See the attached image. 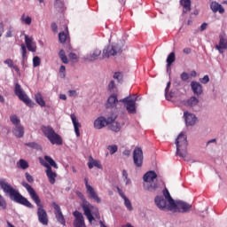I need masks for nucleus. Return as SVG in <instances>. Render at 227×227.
<instances>
[{"instance_id":"obj_59","label":"nucleus","mask_w":227,"mask_h":227,"mask_svg":"<svg viewBox=\"0 0 227 227\" xmlns=\"http://www.w3.org/2000/svg\"><path fill=\"white\" fill-rule=\"evenodd\" d=\"M207 27H208V24H207V23H202L201 25H200V31H205V29H207Z\"/></svg>"},{"instance_id":"obj_55","label":"nucleus","mask_w":227,"mask_h":227,"mask_svg":"<svg viewBox=\"0 0 227 227\" xmlns=\"http://www.w3.org/2000/svg\"><path fill=\"white\" fill-rule=\"evenodd\" d=\"M66 70H67V67L65 66H60L59 72H60V74H63L62 78H65Z\"/></svg>"},{"instance_id":"obj_28","label":"nucleus","mask_w":227,"mask_h":227,"mask_svg":"<svg viewBox=\"0 0 227 227\" xmlns=\"http://www.w3.org/2000/svg\"><path fill=\"white\" fill-rule=\"evenodd\" d=\"M163 196H164L165 200H167V201L168 203V208H169V207H171V205H173L175 203V200L173 199V197H171V194L169 193V190H168V188H164Z\"/></svg>"},{"instance_id":"obj_24","label":"nucleus","mask_w":227,"mask_h":227,"mask_svg":"<svg viewBox=\"0 0 227 227\" xmlns=\"http://www.w3.org/2000/svg\"><path fill=\"white\" fill-rule=\"evenodd\" d=\"M12 134L15 136V137L20 139V137H24V127H22V124L14 126L12 129Z\"/></svg>"},{"instance_id":"obj_44","label":"nucleus","mask_w":227,"mask_h":227,"mask_svg":"<svg viewBox=\"0 0 227 227\" xmlns=\"http://www.w3.org/2000/svg\"><path fill=\"white\" fill-rule=\"evenodd\" d=\"M107 150L110 152L111 155H114L118 152V145H108Z\"/></svg>"},{"instance_id":"obj_53","label":"nucleus","mask_w":227,"mask_h":227,"mask_svg":"<svg viewBox=\"0 0 227 227\" xmlns=\"http://www.w3.org/2000/svg\"><path fill=\"white\" fill-rule=\"evenodd\" d=\"M117 191H118L119 196H121V198H122V200L127 198V196H125V193H123V191H121V189H120V187H117Z\"/></svg>"},{"instance_id":"obj_52","label":"nucleus","mask_w":227,"mask_h":227,"mask_svg":"<svg viewBox=\"0 0 227 227\" xmlns=\"http://www.w3.org/2000/svg\"><path fill=\"white\" fill-rule=\"evenodd\" d=\"M116 84L114 83V80H112L108 84V90L109 91H113L114 90Z\"/></svg>"},{"instance_id":"obj_17","label":"nucleus","mask_w":227,"mask_h":227,"mask_svg":"<svg viewBox=\"0 0 227 227\" xmlns=\"http://www.w3.org/2000/svg\"><path fill=\"white\" fill-rule=\"evenodd\" d=\"M184 119L185 121L186 127H194L196 125V121H198V117L195 114L185 111L184 113Z\"/></svg>"},{"instance_id":"obj_7","label":"nucleus","mask_w":227,"mask_h":227,"mask_svg":"<svg viewBox=\"0 0 227 227\" xmlns=\"http://www.w3.org/2000/svg\"><path fill=\"white\" fill-rule=\"evenodd\" d=\"M42 131L44 134L45 137L49 139L51 145H63V140L61 137L54 131V129L51 126H43Z\"/></svg>"},{"instance_id":"obj_3","label":"nucleus","mask_w":227,"mask_h":227,"mask_svg":"<svg viewBox=\"0 0 227 227\" xmlns=\"http://www.w3.org/2000/svg\"><path fill=\"white\" fill-rule=\"evenodd\" d=\"M187 135L185 133H180L176 139V153L184 160H189V153H187Z\"/></svg>"},{"instance_id":"obj_21","label":"nucleus","mask_w":227,"mask_h":227,"mask_svg":"<svg viewBox=\"0 0 227 227\" xmlns=\"http://www.w3.org/2000/svg\"><path fill=\"white\" fill-rule=\"evenodd\" d=\"M118 105V97L115 94H112L106 104V109H114Z\"/></svg>"},{"instance_id":"obj_16","label":"nucleus","mask_w":227,"mask_h":227,"mask_svg":"<svg viewBox=\"0 0 227 227\" xmlns=\"http://www.w3.org/2000/svg\"><path fill=\"white\" fill-rule=\"evenodd\" d=\"M220 54H223L227 51V35L225 33L219 35V43L215 45Z\"/></svg>"},{"instance_id":"obj_36","label":"nucleus","mask_w":227,"mask_h":227,"mask_svg":"<svg viewBox=\"0 0 227 227\" xmlns=\"http://www.w3.org/2000/svg\"><path fill=\"white\" fill-rule=\"evenodd\" d=\"M18 168H20L21 169H27L29 168V163L24 159H20L18 162Z\"/></svg>"},{"instance_id":"obj_12","label":"nucleus","mask_w":227,"mask_h":227,"mask_svg":"<svg viewBox=\"0 0 227 227\" xmlns=\"http://www.w3.org/2000/svg\"><path fill=\"white\" fill-rule=\"evenodd\" d=\"M114 121L113 118L106 119L104 116L98 117L94 121V129H97L98 130H100V129H104L106 125H109V123H112Z\"/></svg>"},{"instance_id":"obj_10","label":"nucleus","mask_w":227,"mask_h":227,"mask_svg":"<svg viewBox=\"0 0 227 227\" xmlns=\"http://www.w3.org/2000/svg\"><path fill=\"white\" fill-rule=\"evenodd\" d=\"M121 54V46L118 43L106 46L103 50V58H111V56H118Z\"/></svg>"},{"instance_id":"obj_23","label":"nucleus","mask_w":227,"mask_h":227,"mask_svg":"<svg viewBox=\"0 0 227 227\" xmlns=\"http://www.w3.org/2000/svg\"><path fill=\"white\" fill-rule=\"evenodd\" d=\"M70 118H71L72 123L74 125L75 136H76V137H79V136H81V132L79 131V129H81V124L79 121H77V117L75 116V114H72L70 115Z\"/></svg>"},{"instance_id":"obj_51","label":"nucleus","mask_w":227,"mask_h":227,"mask_svg":"<svg viewBox=\"0 0 227 227\" xmlns=\"http://www.w3.org/2000/svg\"><path fill=\"white\" fill-rule=\"evenodd\" d=\"M175 97V93L173 91H170L168 94V92H165V98L166 100H171Z\"/></svg>"},{"instance_id":"obj_8","label":"nucleus","mask_w":227,"mask_h":227,"mask_svg":"<svg viewBox=\"0 0 227 227\" xmlns=\"http://www.w3.org/2000/svg\"><path fill=\"white\" fill-rule=\"evenodd\" d=\"M14 94L28 107H35V102H33V100H31V98H29V97L27 96V94H26L24 89H22V86H20V84L15 83Z\"/></svg>"},{"instance_id":"obj_18","label":"nucleus","mask_w":227,"mask_h":227,"mask_svg":"<svg viewBox=\"0 0 227 227\" xmlns=\"http://www.w3.org/2000/svg\"><path fill=\"white\" fill-rule=\"evenodd\" d=\"M100 54H102V51L95 49L91 51L90 53H88L86 56H84L83 59L88 63H93V61H97V59H98Z\"/></svg>"},{"instance_id":"obj_1","label":"nucleus","mask_w":227,"mask_h":227,"mask_svg":"<svg viewBox=\"0 0 227 227\" xmlns=\"http://www.w3.org/2000/svg\"><path fill=\"white\" fill-rule=\"evenodd\" d=\"M21 185L27 190L31 200L34 201V203H35L37 207V217L39 223L43 224V226H47V224H49V215H47V211L43 209V204H42V200H40L38 193H36L35 188L26 181H23Z\"/></svg>"},{"instance_id":"obj_6","label":"nucleus","mask_w":227,"mask_h":227,"mask_svg":"<svg viewBox=\"0 0 227 227\" xmlns=\"http://www.w3.org/2000/svg\"><path fill=\"white\" fill-rule=\"evenodd\" d=\"M170 212H178L179 214H189L192 210V205L184 200H174V204L168 207Z\"/></svg>"},{"instance_id":"obj_14","label":"nucleus","mask_w":227,"mask_h":227,"mask_svg":"<svg viewBox=\"0 0 227 227\" xmlns=\"http://www.w3.org/2000/svg\"><path fill=\"white\" fill-rule=\"evenodd\" d=\"M52 207L55 210L54 214L58 223L62 224V226H67V221L65 220V215H63V212H61V207L59 205H58L56 202H53Z\"/></svg>"},{"instance_id":"obj_32","label":"nucleus","mask_w":227,"mask_h":227,"mask_svg":"<svg viewBox=\"0 0 227 227\" xmlns=\"http://www.w3.org/2000/svg\"><path fill=\"white\" fill-rule=\"evenodd\" d=\"M35 100L38 106L41 107H45V100H43V96H42V93L38 92L35 95Z\"/></svg>"},{"instance_id":"obj_40","label":"nucleus","mask_w":227,"mask_h":227,"mask_svg":"<svg viewBox=\"0 0 227 227\" xmlns=\"http://www.w3.org/2000/svg\"><path fill=\"white\" fill-rule=\"evenodd\" d=\"M20 20L21 22H24L27 26H30L31 22L33 21V19H31L30 16L26 17V14H22Z\"/></svg>"},{"instance_id":"obj_60","label":"nucleus","mask_w":227,"mask_h":227,"mask_svg":"<svg viewBox=\"0 0 227 227\" xmlns=\"http://www.w3.org/2000/svg\"><path fill=\"white\" fill-rule=\"evenodd\" d=\"M12 69L13 70H15V72L19 74V75H20V69L19 68V66H13L12 67Z\"/></svg>"},{"instance_id":"obj_39","label":"nucleus","mask_w":227,"mask_h":227,"mask_svg":"<svg viewBox=\"0 0 227 227\" xmlns=\"http://www.w3.org/2000/svg\"><path fill=\"white\" fill-rule=\"evenodd\" d=\"M10 120L12 125H14V127H16L17 125H20V119H19V117L16 114L11 115Z\"/></svg>"},{"instance_id":"obj_54","label":"nucleus","mask_w":227,"mask_h":227,"mask_svg":"<svg viewBox=\"0 0 227 227\" xmlns=\"http://www.w3.org/2000/svg\"><path fill=\"white\" fill-rule=\"evenodd\" d=\"M51 31L58 33V25L55 22L51 23Z\"/></svg>"},{"instance_id":"obj_31","label":"nucleus","mask_w":227,"mask_h":227,"mask_svg":"<svg viewBox=\"0 0 227 227\" xmlns=\"http://www.w3.org/2000/svg\"><path fill=\"white\" fill-rule=\"evenodd\" d=\"M180 4L183 6L184 13H187V12H191V0H180Z\"/></svg>"},{"instance_id":"obj_37","label":"nucleus","mask_w":227,"mask_h":227,"mask_svg":"<svg viewBox=\"0 0 227 227\" xmlns=\"http://www.w3.org/2000/svg\"><path fill=\"white\" fill-rule=\"evenodd\" d=\"M123 200H124V207H126L129 212H132L134 210V207H132V202H130V200H129V198L127 197H125Z\"/></svg>"},{"instance_id":"obj_62","label":"nucleus","mask_w":227,"mask_h":227,"mask_svg":"<svg viewBox=\"0 0 227 227\" xmlns=\"http://www.w3.org/2000/svg\"><path fill=\"white\" fill-rule=\"evenodd\" d=\"M124 182L126 185H129V184H132V181L129 177L124 178Z\"/></svg>"},{"instance_id":"obj_22","label":"nucleus","mask_w":227,"mask_h":227,"mask_svg":"<svg viewBox=\"0 0 227 227\" xmlns=\"http://www.w3.org/2000/svg\"><path fill=\"white\" fill-rule=\"evenodd\" d=\"M191 88L194 95H197V97H200V95L203 93V86L198 82H192Z\"/></svg>"},{"instance_id":"obj_49","label":"nucleus","mask_w":227,"mask_h":227,"mask_svg":"<svg viewBox=\"0 0 227 227\" xmlns=\"http://www.w3.org/2000/svg\"><path fill=\"white\" fill-rule=\"evenodd\" d=\"M12 33H13V27L10 26L5 34L6 38H12V36H13Z\"/></svg>"},{"instance_id":"obj_26","label":"nucleus","mask_w":227,"mask_h":227,"mask_svg":"<svg viewBox=\"0 0 227 227\" xmlns=\"http://www.w3.org/2000/svg\"><path fill=\"white\" fill-rule=\"evenodd\" d=\"M88 168L89 169H93V168H98V169H102V164H100L99 160H97L93 159V157H89V162H88Z\"/></svg>"},{"instance_id":"obj_38","label":"nucleus","mask_w":227,"mask_h":227,"mask_svg":"<svg viewBox=\"0 0 227 227\" xmlns=\"http://www.w3.org/2000/svg\"><path fill=\"white\" fill-rule=\"evenodd\" d=\"M175 52H171L169 53V55L167 58V65L168 67H171V65H173V63H175Z\"/></svg>"},{"instance_id":"obj_35","label":"nucleus","mask_w":227,"mask_h":227,"mask_svg":"<svg viewBox=\"0 0 227 227\" xmlns=\"http://www.w3.org/2000/svg\"><path fill=\"white\" fill-rule=\"evenodd\" d=\"M25 146H28V148H32L33 150H42V145L36 142L26 143Z\"/></svg>"},{"instance_id":"obj_4","label":"nucleus","mask_w":227,"mask_h":227,"mask_svg":"<svg viewBox=\"0 0 227 227\" xmlns=\"http://www.w3.org/2000/svg\"><path fill=\"white\" fill-rule=\"evenodd\" d=\"M144 189L149 192H155L159 189V183H157V173L153 170L146 172L144 176Z\"/></svg>"},{"instance_id":"obj_5","label":"nucleus","mask_w":227,"mask_h":227,"mask_svg":"<svg viewBox=\"0 0 227 227\" xmlns=\"http://www.w3.org/2000/svg\"><path fill=\"white\" fill-rule=\"evenodd\" d=\"M81 207L83 210L84 215L87 217L90 224H93V221L96 219H100V213H98V210L92 211L95 207L91 205V203L88 202V200H83L82 203L81 204ZM95 215V216H93Z\"/></svg>"},{"instance_id":"obj_33","label":"nucleus","mask_w":227,"mask_h":227,"mask_svg":"<svg viewBox=\"0 0 227 227\" xmlns=\"http://www.w3.org/2000/svg\"><path fill=\"white\" fill-rule=\"evenodd\" d=\"M109 129L110 130H113V132H120V130H121V126L120 123L113 121L109 123Z\"/></svg>"},{"instance_id":"obj_45","label":"nucleus","mask_w":227,"mask_h":227,"mask_svg":"<svg viewBox=\"0 0 227 227\" xmlns=\"http://www.w3.org/2000/svg\"><path fill=\"white\" fill-rule=\"evenodd\" d=\"M40 63H41L40 57H38V56L34 57V59H33V67L35 68H36V67H40Z\"/></svg>"},{"instance_id":"obj_63","label":"nucleus","mask_w":227,"mask_h":227,"mask_svg":"<svg viewBox=\"0 0 227 227\" xmlns=\"http://www.w3.org/2000/svg\"><path fill=\"white\" fill-rule=\"evenodd\" d=\"M183 52H184V54H191V48H184V49L183 50Z\"/></svg>"},{"instance_id":"obj_19","label":"nucleus","mask_w":227,"mask_h":227,"mask_svg":"<svg viewBox=\"0 0 227 227\" xmlns=\"http://www.w3.org/2000/svg\"><path fill=\"white\" fill-rule=\"evenodd\" d=\"M154 203L160 210H166V208L168 209V200L162 196L157 195L154 198Z\"/></svg>"},{"instance_id":"obj_46","label":"nucleus","mask_w":227,"mask_h":227,"mask_svg":"<svg viewBox=\"0 0 227 227\" xmlns=\"http://www.w3.org/2000/svg\"><path fill=\"white\" fill-rule=\"evenodd\" d=\"M190 75L186 72H183L181 74V80L184 81V82H187L190 79Z\"/></svg>"},{"instance_id":"obj_42","label":"nucleus","mask_w":227,"mask_h":227,"mask_svg":"<svg viewBox=\"0 0 227 227\" xmlns=\"http://www.w3.org/2000/svg\"><path fill=\"white\" fill-rule=\"evenodd\" d=\"M114 79H115L118 82H123V73L115 72L114 74Z\"/></svg>"},{"instance_id":"obj_48","label":"nucleus","mask_w":227,"mask_h":227,"mask_svg":"<svg viewBox=\"0 0 227 227\" xmlns=\"http://www.w3.org/2000/svg\"><path fill=\"white\" fill-rule=\"evenodd\" d=\"M25 176L28 184H33V182H35V178H33V176H31L28 172H26Z\"/></svg>"},{"instance_id":"obj_57","label":"nucleus","mask_w":227,"mask_h":227,"mask_svg":"<svg viewBox=\"0 0 227 227\" xmlns=\"http://www.w3.org/2000/svg\"><path fill=\"white\" fill-rule=\"evenodd\" d=\"M3 33H4V24L0 23V37L3 36Z\"/></svg>"},{"instance_id":"obj_41","label":"nucleus","mask_w":227,"mask_h":227,"mask_svg":"<svg viewBox=\"0 0 227 227\" xmlns=\"http://www.w3.org/2000/svg\"><path fill=\"white\" fill-rule=\"evenodd\" d=\"M63 1L61 0H55V4H54V8L58 11V12H62L63 11Z\"/></svg>"},{"instance_id":"obj_30","label":"nucleus","mask_w":227,"mask_h":227,"mask_svg":"<svg viewBox=\"0 0 227 227\" xmlns=\"http://www.w3.org/2000/svg\"><path fill=\"white\" fill-rule=\"evenodd\" d=\"M21 65L24 67V64L27 61V49L26 48V44H21Z\"/></svg>"},{"instance_id":"obj_2","label":"nucleus","mask_w":227,"mask_h":227,"mask_svg":"<svg viewBox=\"0 0 227 227\" xmlns=\"http://www.w3.org/2000/svg\"><path fill=\"white\" fill-rule=\"evenodd\" d=\"M0 187L3 189L5 194L10 196V200L14 201V203H18L19 205H23V207H27V208H34L33 204L26 199V197L22 196L19 191L12 188L5 179L0 178Z\"/></svg>"},{"instance_id":"obj_27","label":"nucleus","mask_w":227,"mask_h":227,"mask_svg":"<svg viewBox=\"0 0 227 227\" xmlns=\"http://www.w3.org/2000/svg\"><path fill=\"white\" fill-rule=\"evenodd\" d=\"M210 8L213 13H217V12H219L220 13L224 12V8L217 2H212L210 4Z\"/></svg>"},{"instance_id":"obj_20","label":"nucleus","mask_w":227,"mask_h":227,"mask_svg":"<svg viewBox=\"0 0 227 227\" xmlns=\"http://www.w3.org/2000/svg\"><path fill=\"white\" fill-rule=\"evenodd\" d=\"M25 43L27 51L30 52H36V43L33 41V38L29 37L27 35H25Z\"/></svg>"},{"instance_id":"obj_58","label":"nucleus","mask_w":227,"mask_h":227,"mask_svg":"<svg viewBox=\"0 0 227 227\" xmlns=\"http://www.w3.org/2000/svg\"><path fill=\"white\" fill-rule=\"evenodd\" d=\"M69 59H77V55L74 52L69 53Z\"/></svg>"},{"instance_id":"obj_43","label":"nucleus","mask_w":227,"mask_h":227,"mask_svg":"<svg viewBox=\"0 0 227 227\" xmlns=\"http://www.w3.org/2000/svg\"><path fill=\"white\" fill-rule=\"evenodd\" d=\"M8 204H6V200L0 194V208H2V210H6Z\"/></svg>"},{"instance_id":"obj_47","label":"nucleus","mask_w":227,"mask_h":227,"mask_svg":"<svg viewBox=\"0 0 227 227\" xmlns=\"http://www.w3.org/2000/svg\"><path fill=\"white\" fill-rule=\"evenodd\" d=\"M200 82H201V84H208V82H210V77L208 76V74H206L203 78L200 80Z\"/></svg>"},{"instance_id":"obj_29","label":"nucleus","mask_w":227,"mask_h":227,"mask_svg":"<svg viewBox=\"0 0 227 227\" xmlns=\"http://www.w3.org/2000/svg\"><path fill=\"white\" fill-rule=\"evenodd\" d=\"M68 40V27H66L65 31L59 34V41L60 43H65Z\"/></svg>"},{"instance_id":"obj_15","label":"nucleus","mask_w":227,"mask_h":227,"mask_svg":"<svg viewBox=\"0 0 227 227\" xmlns=\"http://www.w3.org/2000/svg\"><path fill=\"white\" fill-rule=\"evenodd\" d=\"M41 164L46 168V176L48 177L50 184L54 185V184H56V177L58 176V174L52 171V167L49 166V163L43 161Z\"/></svg>"},{"instance_id":"obj_25","label":"nucleus","mask_w":227,"mask_h":227,"mask_svg":"<svg viewBox=\"0 0 227 227\" xmlns=\"http://www.w3.org/2000/svg\"><path fill=\"white\" fill-rule=\"evenodd\" d=\"M184 106H186L187 107H196L198 104H200V99L196 97H191L188 100L183 101Z\"/></svg>"},{"instance_id":"obj_34","label":"nucleus","mask_w":227,"mask_h":227,"mask_svg":"<svg viewBox=\"0 0 227 227\" xmlns=\"http://www.w3.org/2000/svg\"><path fill=\"white\" fill-rule=\"evenodd\" d=\"M44 160H46V162H48V165L51 168H54L55 169H58V163H56V161L51 157V156H44Z\"/></svg>"},{"instance_id":"obj_50","label":"nucleus","mask_w":227,"mask_h":227,"mask_svg":"<svg viewBox=\"0 0 227 227\" xmlns=\"http://www.w3.org/2000/svg\"><path fill=\"white\" fill-rule=\"evenodd\" d=\"M4 65H7L9 68H13V60L11 59H7L4 61Z\"/></svg>"},{"instance_id":"obj_9","label":"nucleus","mask_w":227,"mask_h":227,"mask_svg":"<svg viewBox=\"0 0 227 227\" xmlns=\"http://www.w3.org/2000/svg\"><path fill=\"white\" fill-rule=\"evenodd\" d=\"M122 104H124V106L126 107V110L129 114H136V102H137V96H134L132 98L131 96H128L120 100Z\"/></svg>"},{"instance_id":"obj_56","label":"nucleus","mask_w":227,"mask_h":227,"mask_svg":"<svg viewBox=\"0 0 227 227\" xmlns=\"http://www.w3.org/2000/svg\"><path fill=\"white\" fill-rule=\"evenodd\" d=\"M60 59L62 63H64L65 65H68V58L67 57V55L64 57H60Z\"/></svg>"},{"instance_id":"obj_11","label":"nucleus","mask_w":227,"mask_h":227,"mask_svg":"<svg viewBox=\"0 0 227 227\" xmlns=\"http://www.w3.org/2000/svg\"><path fill=\"white\" fill-rule=\"evenodd\" d=\"M143 160H145L143 149L141 147H135L133 151V162L136 168H143Z\"/></svg>"},{"instance_id":"obj_61","label":"nucleus","mask_w":227,"mask_h":227,"mask_svg":"<svg viewBox=\"0 0 227 227\" xmlns=\"http://www.w3.org/2000/svg\"><path fill=\"white\" fill-rule=\"evenodd\" d=\"M59 58H63V57L67 56L65 53V50H60L59 52Z\"/></svg>"},{"instance_id":"obj_13","label":"nucleus","mask_w":227,"mask_h":227,"mask_svg":"<svg viewBox=\"0 0 227 227\" xmlns=\"http://www.w3.org/2000/svg\"><path fill=\"white\" fill-rule=\"evenodd\" d=\"M84 182H85V187L87 189V194L89 195V198H90V200H94L96 203H101L102 200L98 197V194H97V192H95V189L88 184V178H85Z\"/></svg>"},{"instance_id":"obj_64","label":"nucleus","mask_w":227,"mask_h":227,"mask_svg":"<svg viewBox=\"0 0 227 227\" xmlns=\"http://www.w3.org/2000/svg\"><path fill=\"white\" fill-rule=\"evenodd\" d=\"M122 153L126 155V157H129L130 155V150H124Z\"/></svg>"}]
</instances>
